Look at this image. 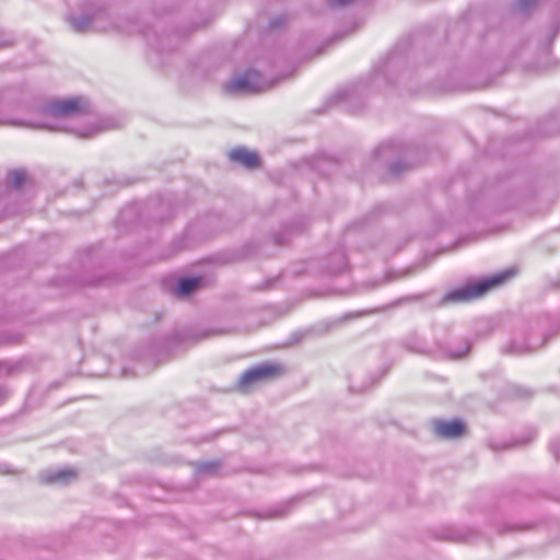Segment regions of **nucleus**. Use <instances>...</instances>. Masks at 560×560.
<instances>
[{
  "label": "nucleus",
  "instance_id": "obj_5",
  "mask_svg": "<svg viewBox=\"0 0 560 560\" xmlns=\"http://www.w3.org/2000/svg\"><path fill=\"white\" fill-rule=\"evenodd\" d=\"M108 19V12L103 8H95L80 15H69L68 21L73 31L85 33L91 30H106L105 21Z\"/></svg>",
  "mask_w": 560,
  "mask_h": 560
},
{
  "label": "nucleus",
  "instance_id": "obj_22",
  "mask_svg": "<svg viewBox=\"0 0 560 560\" xmlns=\"http://www.w3.org/2000/svg\"><path fill=\"white\" fill-rule=\"evenodd\" d=\"M337 95H338L339 98H345L346 97V95L343 93H341V92H338Z\"/></svg>",
  "mask_w": 560,
  "mask_h": 560
},
{
  "label": "nucleus",
  "instance_id": "obj_9",
  "mask_svg": "<svg viewBox=\"0 0 560 560\" xmlns=\"http://www.w3.org/2000/svg\"><path fill=\"white\" fill-rule=\"evenodd\" d=\"M201 278H182L179 279L175 290L174 294L177 296H187L190 293H192L195 290H197L201 285Z\"/></svg>",
  "mask_w": 560,
  "mask_h": 560
},
{
  "label": "nucleus",
  "instance_id": "obj_20",
  "mask_svg": "<svg viewBox=\"0 0 560 560\" xmlns=\"http://www.w3.org/2000/svg\"><path fill=\"white\" fill-rule=\"evenodd\" d=\"M11 43L9 40H0V48L9 46Z\"/></svg>",
  "mask_w": 560,
  "mask_h": 560
},
{
  "label": "nucleus",
  "instance_id": "obj_21",
  "mask_svg": "<svg viewBox=\"0 0 560 560\" xmlns=\"http://www.w3.org/2000/svg\"><path fill=\"white\" fill-rule=\"evenodd\" d=\"M121 374H122V376H124V377H128V376H129V373L127 372V370H126V369H124V370L121 371Z\"/></svg>",
  "mask_w": 560,
  "mask_h": 560
},
{
  "label": "nucleus",
  "instance_id": "obj_14",
  "mask_svg": "<svg viewBox=\"0 0 560 560\" xmlns=\"http://www.w3.org/2000/svg\"><path fill=\"white\" fill-rule=\"evenodd\" d=\"M217 469V464L214 462L201 463L197 466V471L199 474H212Z\"/></svg>",
  "mask_w": 560,
  "mask_h": 560
},
{
  "label": "nucleus",
  "instance_id": "obj_1",
  "mask_svg": "<svg viewBox=\"0 0 560 560\" xmlns=\"http://www.w3.org/2000/svg\"><path fill=\"white\" fill-rule=\"evenodd\" d=\"M0 125L50 131L71 130L80 138H92L102 131L118 128L112 118H93L91 104L84 96L26 104L9 101L0 94Z\"/></svg>",
  "mask_w": 560,
  "mask_h": 560
},
{
  "label": "nucleus",
  "instance_id": "obj_24",
  "mask_svg": "<svg viewBox=\"0 0 560 560\" xmlns=\"http://www.w3.org/2000/svg\"><path fill=\"white\" fill-rule=\"evenodd\" d=\"M465 352H468V347L465 349V351L463 353L458 354L457 357L463 355Z\"/></svg>",
  "mask_w": 560,
  "mask_h": 560
},
{
  "label": "nucleus",
  "instance_id": "obj_11",
  "mask_svg": "<svg viewBox=\"0 0 560 560\" xmlns=\"http://www.w3.org/2000/svg\"><path fill=\"white\" fill-rule=\"evenodd\" d=\"M541 345H542V342L540 345L528 343L526 346H520V345L513 342L511 345V348H510L509 352L514 353V354H524V353L537 350L538 348L541 347Z\"/></svg>",
  "mask_w": 560,
  "mask_h": 560
},
{
  "label": "nucleus",
  "instance_id": "obj_4",
  "mask_svg": "<svg viewBox=\"0 0 560 560\" xmlns=\"http://www.w3.org/2000/svg\"><path fill=\"white\" fill-rule=\"evenodd\" d=\"M275 84L276 80L266 81L259 72L250 70L232 79L225 90L230 93H256L271 89Z\"/></svg>",
  "mask_w": 560,
  "mask_h": 560
},
{
  "label": "nucleus",
  "instance_id": "obj_18",
  "mask_svg": "<svg viewBox=\"0 0 560 560\" xmlns=\"http://www.w3.org/2000/svg\"><path fill=\"white\" fill-rule=\"evenodd\" d=\"M226 332H228L226 330L211 329V330L207 331L205 334V336H218V335H223V334H226Z\"/></svg>",
  "mask_w": 560,
  "mask_h": 560
},
{
  "label": "nucleus",
  "instance_id": "obj_8",
  "mask_svg": "<svg viewBox=\"0 0 560 560\" xmlns=\"http://www.w3.org/2000/svg\"><path fill=\"white\" fill-rule=\"evenodd\" d=\"M75 477L77 474L71 468L49 470L43 474V479L47 483L67 485L74 480Z\"/></svg>",
  "mask_w": 560,
  "mask_h": 560
},
{
  "label": "nucleus",
  "instance_id": "obj_17",
  "mask_svg": "<svg viewBox=\"0 0 560 560\" xmlns=\"http://www.w3.org/2000/svg\"><path fill=\"white\" fill-rule=\"evenodd\" d=\"M392 147H393V144H392V143L383 144V145H381V147L377 149V152H378V154H380V155H383V154H385V152H386L387 150H390V149H392Z\"/></svg>",
  "mask_w": 560,
  "mask_h": 560
},
{
  "label": "nucleus",
  "instance_id": "obj_3",
  "mask_svg": "<svg viewBox=\"0 0 560 560\" xmlns=\"http://www.w3.org/2000/svg\"><path fill=\"white\" fill-rule=\"evenodd\" d=\"M281 368L277 364L262 363L246 370L238 378L237 389L241 393H249L257 385L275 378Z\"/></svg>",
  "mask_w": 560,
  "mask_h": 560
},
{
  "label": "nucleus",
  "instance_id": "obj_19",
  "mask_svg": "<svg viewBox=\"0 0 560 560\" xmlns=\"http://www.w3.org/2000/svg\"><path fill=\"white\" fill-rule=\"evenodd\" d=\"M551 451L553 452L555 456L558 457L559 456V443L558 442H555L551 444Z\"/></svg>",
  "mask_w": 560,
  "mask_h": 560
},
{
  "label": "nucleus",
  "instance_id": "obj_23",
  "mask_svg": "<svg viewBox=\"0 0 560 560\" xmlns=\"http://www.w3.org/2000/svg\"><path fill=\"white\" fill-rule=\"evenodd\" d=\"M280 513L279 512H272L271 516H279Z\"/></svg>",
  "mask_w": 560,
  "mask_h": 560
},
{
  "label": "nucleus",
  "instance_id": "obj_10",
  "mask_svg": "<svg viewBox=\"0 0 560 560\" xmlns=\"http://www.w3.org/2000/svg\"><path fill=\"white\" fill-rule=\"evenodd\" d=\"M329 270L327 271L330 275H337L343 271L347 267V258L342 252L335 253L329 258Z\"/></svg>",
  "mask_w": 560,
  "mask_h": 560
},
{
  "label": "nucleus",
  "instance_id": "obj_16",
  "mask_svg": "<svg viewBox=\"0 0 560 560\" xmlns=\"http://www.w3.org/2000/svg\"><path fill=\"white\" fill-rule=\"evenodd\" d=\"M352 0H328V4L331 8H340L348 3H350Z\"/></svg>",
  "mask_w": 560,
  "mask_h": 560
},
{
  "label": "nucleus",
  "instance_id": "obj_15",
  "mask_svg": "<svg viewBox=\"0 0 560 560\" xmlns=\"http://www.w3.org/2000/svg\"><path fill=\"white\" fill-rule=\"evenodd\" d=\"M408 167L400 163V162H397V163H394L392 166H390V172L394 174V175H399L404 170H407Z\"/></svg>",
  "mask_w": 560,
  "mask_h": 560
},
{
  "label": "nucleus",
  "instance_id": "obj_12",
  "mask_svg": "<svg viewBox=\"0 0 560 560\" xmlns=\"http://www.w3.org/2000/svg\"><path fill=\"white\" fill-rule=\"evenodd\" d=\"M24 180L25 173L23 171L15 170L9 174V183L14 188L21 187Z\"/></svg>",
  "mask_w": 560,
  "mask_h": 560
},
{
  "label": "nucleus",
  "instance_id": "obj_13",
  "mask_svg": "<svg viewBox=\"0 0 560 560\" xmlns=\"http://www.w3.org/2000/svg\"><path fill=\"white\" fill-rule=\"evenodd\" d=\"M538 0H517V10L522 13L529 12L537 3Z\"/></svg>",
  "mask_w": 560,
  "mask_h": 560
},
{
  "label": "nucleus",
  "instance_id": "obj_2",
  "mask_svg": "<svg viewBox=\"0 0 560 560\" xmlns=\"http://www.w3.org/2000/svg\"><path fill=\"white\" fill-rule=\"evenodd\" d=\"M512 277L511 271H504L491 278L466 284L446 293L442 303L467 302L482 296L487 291L503 283Z\"/></svg>",
  "mask_w": 560,
  "mask_h": 560
},
{
  "label": "nucleus",
  "instance_id": "obj_7",
  "mask_svg": "<svg viewBox=\"0 0 560 560\" xmlns=\"http://www.w3.org/2000/svg\"><path fill=\"white\" fill-rule=\"evenodd\" d=\"M229 158L246 168H255L259 165V156L245 148H236L230 151Z\"/></svg>",
  "mask_w": 560,
  "mask_h": 560
},
{
  "label": "nucleus",
  "instance_id": "obj_6",
  "mask_svg": "<svg viewBox=\"0 0 560 560\" xmlns=\"http://www.w3.org/2000/svg\"><path fill=\"white\" fill-rule=\"evenodd\" d=\"M434 432L443 439H457L464 435L466 427L460 420H435L433 422Z\"/></svg>",
  "mask_w": 560,
  "mask_h": 560
}]
</instances>
